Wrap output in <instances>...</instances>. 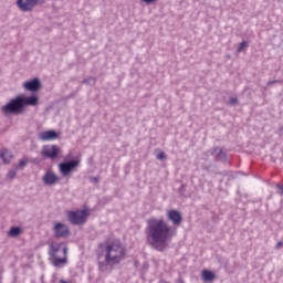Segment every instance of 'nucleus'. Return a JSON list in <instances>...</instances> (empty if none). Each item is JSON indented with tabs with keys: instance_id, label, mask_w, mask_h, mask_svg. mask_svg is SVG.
<instances>
[{
	"instance_id": "f257e3e1",
	"label": "nucleus",
	"mask_w": 283,
	"mask_h": 283,
	"mask_svg": "<svg viewBox=\"0 0 283 283\" xmlns=\"http://www.w3.org/2000/svg\"><path fill=\"white\" fill-rule=\"evenodd\" d=\"M175 234L167 221L154 217L147 220L146 242L156 251H165Z\"/></svg>"
},
{
	"instance_id": "f03ea898",
	"label": "nucleus",
	"mask_w": 283,
	"mask_h": 283,
	"mask_svg": "<svg viewBox=\"0 0 283 283\" xmlns=\"http://www.w3.org/2000/svg\"><path fill=\"white\" fill-rule=\"evenodd\" d=\"M127 256V250L118 241H104L98 244L97 260L99 266H116Z\"/></svg>"
},
{
	"instance_id": "7ed1b4c3",
	"label": "nucleus",
	"mask_w": 283,
	"mask_h": 283,
	"mask_svg": "<svg viewBox=\"0 0 283 283\" xmlns=\"http://www.w3.org/2000/svg\"><path fill=\"white\" fill-rule=\"evenodd\" d=\"M39 104V97L36 96H30V97H23V96H17L13 99H10L8 104L1 107L2 114L8 116V114H13L14 116H19V114H23L25 112V105H38Z\"/></svg>"
},
{
	"instance_id": "20e7f679",
	"label": "nucleus",
	"mask_w": 283,
	"mask_h": 283,
	"mask_svg": "<svg viewBox=\"0 0 283 283\" xmlns=\"http://www.w3.org/2000/svg\"><path fill=\"white\" fill-rule=\"evenodd\" d=\"M49 253L52 258L53 266H63V264H67V245L63 243L52 244Z\"/></svg>"
},
{
	"instance_id": "39448f33",
	"label": "nucleus",
	"mask_w": 283,
	"mask_h": 283,
	"mask_svg": "<svg viewBox=\"0 0 283 283\" xmlns=\"http://www.w3.org/2000/svg\"><path fill=\"white\" fill-rule=\"evenodd\" d=\"M66 216L71 224H85L87 218H90V212L87 210H76L66 212Z\"/></svg>"
},
{
	"instance_id": "423d86ee",
	"label": "nucleus",
	"mask_w": 283,
	"mask_h": 283,
	"mask_svg": "<svg viewBox=\"0 0 283 283\" xmlns=\"http://www.w3.org/2000/svg\"><path fill=\"white\" fill-rule=\"evenodd\" d=\"M59 154H61V147L56 145L44 146L41 153L44 158H50L51 160H54Z\"/></svg>"
},
{
	"instance_id": "0eeeda50",
	"label": "nucleus",
	"mask_w": 283,
	"mask_h": 283,
	"mask_svg": "<svg viewBox=\"0 0 283 283\" xmlns=\"http://www.w3.org/2000/svg\"><path fill=\"white\" fill-rule=\"evenodd\" d=\"M44 0H18V8L22 10V12H30L34 8V6L42 4Z\"/></svg>"
},
{
	"instance_id": "6e6552de",
	"label": "nucleus",
	"mask_w": 283,
	"mask_h": 283,
	"mask_svg": "<svg viewBox=\"0 0 283 283\" xmlns=\"http://www.w3.org/2000/svg\"><path fill=\"white\" fill-rule=\"evenodd\" d=\"M78 160L65 161L59 165L60 172L62 176H70L71 171H74L78 167Z\"/></svg>"
},
{
	"instance_id": "1a4fd4ad",
	"label": "nucleus",
	"mask_w": 283,
	"mask_h": 283,
	"mask_svg": "<svg viewBox=\"0 0 283 283\" xmlns=\"http://www.w3.org/2000/svg\"><path fill=\"white\" fill-rule=\"evenodd\" d=\"M53 232L56 238H67L70 235V228L63 223H55Z\"/></svg>"
},
{
	"instance_id": "9d476101",
	"label": "nucleus",
	"mask_w": 283,
	"mask_h": 283,
	"mask_svg": "<svg viewBox=\"0 0 283 283\" xmlns=\"http://www.w3.org/2000/svg\"><path fill=\"white\" fill-rule=\"evenodd\" d=\"M167 218L172 222V224H175V227H179L182 222V216L177 210H169L167 212Z\"/></svg>"
},
{
	"instance_id": "9b49d317",
	"label": "nucleus",
	"mask_w": 283,
	"mask_h": 283,
	"mask_svg": "<svg viewBox=\"0 0 283 283\" xmlns=\"http://www.w3.org/2000/svg\"><path fill=\"white\" fill-rule=\"evenodd\" d=\"M42 180H43L44 185L52 186V185L57 184L59 177L52 170H49L44 174Z\"/></svg>"
},
{
	"instance_id": "f8f14e48",
	"label": "nucleus",
	"mask_w": 283,
	"mask_h": 283,
	"mask_svg": "<svg viewBox=\"0 0 283 283\" xmlns=\"http://www.w3.org/2000/svg\"><path fill=\"white\" fill-rule=\"evenodd\" d=\"M59 138V133L54 130H44L39 134V139L46 143L48 140H56Z\"/></svg>"
},
{
	"instance_id": "ddd939ff",
	"label": "nucleus",
	"mask_w": 283,
	"mask_h": 283,
	"mask_svg": "<svg viewBox=\"0 0 283 283\" xmlns=\"http://www.w3.org/2000/svg\"><path fill=\"white\" fill-rule=\"evenodd\" d=\"M39 80L34 78L30 82L24 83V90H28L29 92H36L40 87Z\"/></svg>"
},
{
	"instance_id": "4468645a",
	"label": "nucleus",
	"mask_w": 283,
	"mask_h": 283,
	"mask_svg": "<svg viewBox=\"0 0 283 283\" xmlns=\"http://www.w3.org/2000/svg\"><path fill=\"white\" fill-rule=\"evenodd\" d=\"M201 277L203 282H213L216 280V273L209 271V270H203L201 272Z\"/></svg>"
},
{
	"instance_id": "2eb2a0df",
	"label": "nucleus",
	"mask_w": 283,
	"mask_h": 283,
	"mask_svg": "<svg viewBox=\"0 0 283 283\" xmlns=\"http://www.w3.org/2000/svg\"><path fill=\"white\" fill-rule=\"evenodd\" d=\"M0 157L2 158L3 163L8 164L10 160H12V153L8 149H3Z\"/></svg>"
},
{
	"instance_id": "dca6fc26",
	"label": "nucleus",
	"mask_w": 283,
	"mask_h": 283,
	"mask_svg": "<svg viewBox=\"0 0 283 283\" xmlns=\"http://www.w3.org/2000/svg\"><path fill=\"white\" fill-rule=\"evenodd\" d=\"M9 238H19L21 235V228L12 227L8 232Z\"/></svg>"
},
{
	"instance_id": "f3484780",
	"label": "nucleus",
	"mask_w": 283,
	"mask_h": 283,
	"mask_svg": "<svg viewBox=\"0 0 283 283\" xmlns=\"http://www.w3.org/2000/svg\"><path fill=\"white\" fill-rule=\"evenodd\" d=\"M248 46H249V43L247 41L241 42L238 49V52H242V50H244V48H248Z\"/></svg>"
},
{
	"instance_id": "a211bd4d",
	"label": "nucleus",
	"mask_w": 283,
	"mask_h": 283,
	"mask_svg": "<svg viewBox=\"0 0 283 283\" xmlns=\"http://www.w3.org/2000/svg\"><path fill=\"white\" fill-rule=\"evenodd\" d=\"M165 158H167V155H165V151H160V153L157 155V159H158V160H165Z\"/></svg>"
},
{
	"instance_id": "6ab92c4d",
	"label": "nucleus",
	"mask_w": 283,
	"mask_h": 283,
	"mask_svg": "<svg viewBox=\"0 0 283 283\" xmlns=\"http://www.w3.org/2000/svg\"><path fill=\"white\" fill-rule=\"evenodd\" d=\"M25 165H28V159H22V160H20L18 167L23 168V167H25Z\"/></svg>"
},
{
	"instance_id": "aec40b11",
	"label": "nucleus",
	"mask_w": 283,
	"mask_h": 283,
	"mask_svg": "<svg viewBox=\"0 0 283 283\" xmlns=\"http://www.w3.org/2000/svg\"><path fill=\"white\" fill-rule=\"evenodd\" d=\"M15 177H17V171L14 170L9 171L8 178H15Z\"/></svg>"
},
{
	"instance_id": "412c9836",
	"label": "nucleus",
	"mask_w": 283,
	"mask_h": 283,
	"mask_svg": "<svg viewBox=\"0 0 283 283\" xmlns=\"http://www.w3.org/2000/svg\"><path fill=\"white\" fill-rule=\"evenodd\" d=\"M144 3H147V4H149V3H156V0H142Z\"/></svg>"
},
{
	"instance_id": "4be33fe9",
	"label": "nucleus",
	"mask_w": 283,
	"mask_h": 283,
	"mask_svg": "<svg viewBox=\"0 0 283 283\" xmlns=\"http://www.w3.org/2000/svg\"><path fill=\"white\" fill-rule=\"evenodd\" d=\"M277 189H279V193H280L281 196H283V186H277Z\"/></svg>"
},
{
	"instance_id": "5701e85b",
	"label": "nucleus",
	"mask_w": 283,
	"mask_h": 283,
	"mask_svg": "<svg viewBox=\"0 0 283 283\" xmlns=\"http://www.w3.org/2000/svg\"><path fill=\"white\" fill-rule=\"evenodd\" d=\"M282 247H283V242H282V241H279V242L276 243V249H282Z\"/></svg>"
},
{
	"instance_id": "b1692460",
	"label": "nucleus",
	"mask_w": 283,
	"mask_h": 283,
	"mask_svg": "<svg viewBox=\"0 0 283 283\" xmlns=\"http://www.w3.org/2000/svg\"><path fill=\"white\" fill-rule=\"evenodd\" d=\"M231 105H235V103H238V98H231Z\"/></svg>"
},
{
	"instance_id": "393cba45",
	"label": "nucleus",
	"mask_w": 283,
	"mask_h": 283,
	"mask_svg": "<svg viewBox=\"0 0 283 283\" xmlns=\"http://www.w3.org/2000/svg\"><path fill=\"white\" fill-rule=\"evenodd\" d=\"M60 283H69V282L65 280H60Z\"/></svg>"
}]
</instances>
